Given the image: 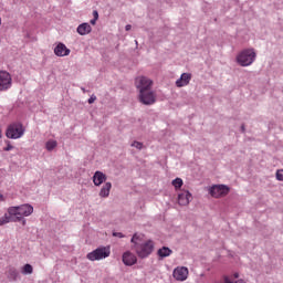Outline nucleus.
Instances as JSON below:
<instances>
[{
  "label": "nucleus",
  "mask_w": 283,
  "mask_h": 283,
  "mask_svg": "<svg viewBox=\"0 0 283 283\" xmlns=\"http://www.w3.org/2000/svg\"><path fill=\"white\" fill-rule=\"evenodd\" d=\"M130 242L133 243L132 249L135 251L136 255L140 258V260H145L149 258L151 253H154V242L151 240L143 242L142 234H133Z\"/></svg>",
  "instance_id": "nucleus-1"
},
{
  "label": "nucleus",
  "mask_w": 283,
  "mask_h": 283,
  "mask_svg": "<svg viewBox=\"0 0 283 283\" xmlns=\"http://www.w3.org/2000/svg\"><path fill=\"white\" fill-rule=\"evenodd\" d=\"M256 56L258 54L254 49H244L237 55V63L241 65V67H249V65L255 63Z\"/></svg>",
  "instance_id": "nucleus-2"
},
{
  "label": "nucleus",
  "mask_w": 283,
  "mask_h": 283,
  "mask_svg": "<svg viewBox=\"0 0 283 283\" xmlns=\"http://www.w3.org/2000/svg\"><path fill=\"white\" fill-rule=\"evenodd\" d=\"M9 216H14L15 218H28L34 213V207L30 203H24L17 207H10L8 209Z\"/></svg>",
  "instance_id": "nucleus-3"
},
{
  "label": "nucleus",
  "mask_w": 283,
  "mask_h": 283,
  "mask_svg": "<svg viewBox=\"0 0 283 283\" xmlns=\"http://www.w3.org/2000/svg\"><path fill=\"white\" fill-rule=\"evenodd\" d=\"M23 134H25V128L23 127V124H21V122L10 124L6 130L7 138H10L11 140H17L21 138Z\"/></svg>",
  "instance_id": "nucleus-4"
},
{
  "label": "nucleus",
  "mask_w": 283,
  "mask_h": 283,
  "mask_svg": "<svg viewBox=\"0 0 283 283\" xmlns=\"http://www.w3.org/2000/svg\"><path fill=\"white\" fill-rule=\"evenodd\" d=\"M111 254H112V250L109 247H98L97 249L87 253L86 258L91 262H96V261H101V260H105L106 258H109Z\"/></svg>",
  "instance_id": "nucleus-5"
},
{
  "label": "nucleus",
  "mask_w": 283,
  "mask_h": 283,
  "mask_svg": "<svg viewBox=\"0 0 283 283\" xmlns=\"http://www.w3.org/2000/svg\"><path fill=\"white\" fill-rule=\"evenodd\" d=\"M229 191L231 188L227 185H213L209 188V193L212 198H224V196H229Z\"/></svg>",
  "instance_id": "nucleus-6"
},
{
  "label": "nucleus",
  "mask_w": 283,
  "mask_h": 283,
  "mask_svg": "<svg viewBox=\"0 0 283 283\" xmlns=\"http://www.w3.org/2000/svg\"><path fill=\"white\" fill-rule=\"evenodd\" d=\"M139 103L143 105H154V103H156V93H154L151 88L142 91L139 93Z\"/></svg>",
  "instance_id": "nucleus-7"
},
{
  "label": "nucleus",
  "mask_w": 283,
  "mask_h": 283,
  "mask_svg": "<svg viewBox=\"0 0 283 283\" xmlns=\"http://www.w3.org/2000/svg\"><path fill=\"white\" fill-rule=\"evenodd\" d=\"M12 87V75L7 71H0V92H8Z\"/></svg>",
  "instance_id": "nucleus-8"
},
{
  "label": "nucleus",
  "mask_w": 283,
  "mask_h": 283,
  "mask_svg": "<svg viewBox=\"0 0 283 283\" xmlns=\"http://www.w3.org/2000/svg\"><path fill=\"white\" fill-rule=\"evenodd\" d=\"M153 81L145 76H139L135 78V86L137 87L138 92H145L147 90H151Z\"/></svg>",
  "instance_id": "nucleus-9"
},
{
  "label": "nucleus",
  "mask_w": 283,
  "mask_h": 283,
  "mask_svg": "<svg viewBox=\"0 0 283 283\" xmlns=\"http://www.w3.org/2000/svg\"><path fill=\"white\" fill-rule=\"evenodd\" d=\"M172 276L177 282H185L189 277V269L187 266H177L172 272Z\"/></svg>",
  "instance_id": "nucleus-10"
},
{
  "label": "nucleus",
  "mask_w": 283,
  "mask_h": 283,
  "mask_svg": "<svg viewBox=\"0 0 283 283\" xmlns=\"http://www.w3.org/2000/svg\"><path fill=\"white\" fill-rule=\"evenodd\" d=\"M9 222H22V227H25V218L23 217H15L12 214L6 213L2 218H0V227L8 224Z\"/></svg>",
  "instance_id": "nucleus-11"
},
{
  "label": "nucleus",
  "mask_w": 283,
  "mask_h": 283,
  "mask_svg": "<svg viewBox=\"0 0 283 283\" xmlns=\"http://www.w3.org/2000/svg\"><path fill=\"white\" fill-rule=\"evenodd\" d=\"M122 260H123L125 266H134V264H136V262H138V258H136L135 254L129 251L124 252Z\"/></svg>",
  "instance_id": "nucleus-12"
},
{
  "label": "nucleus",
  "mask_w": 283,
  "mask_h": 283,
  "mask_svg": "<svg viewBox=\"0 0 283 283\" xmlns=\"http://www.w3.org/2000/svg\"><path fill=\"white\" fill-rule=\"evenodd\" d=\"M191 192H189L188 190L182 191L181 193L178 195V205H180V207H187V205L191 202Z\"/></svg>",
  "instance_id": "nucleus-13"
},
{
  "label": "nucleus",
  "mask_w": 283,
  "mask_h": 283,
  "mask_svg": "<svg viewBox=\"0 0 283 283\" xmlns=\"http://www.w3.org/2000/svg\"><path fill=\"white\" fill-rule=\"evenodd\" d=\"M105 180H107V175H105L103 171L96 170L94 172L93 184L95 185V187H101V185H103V182H105Z\"/></svg>",
  "instance_id": "nucleus-14"
},
{
  "label": "nucleus",
  "mask_w": 283,
  "mask_h": 283,
  "mask_svg": "<svg viewBox=\"0 0 283 283\" xmlns=\"http://www.w3.org/2000/svg\"><path fill=\"white\" fill-rule=\"evenodd\" d=\"M70 49L67 46L60 42L55 48H54V54L55 56H70Z\"/></svg>",
  "instance_id": "nucleus-15"
},
{
  "label": "nucleus",
  "mask_w": 283,
  "mask_h": 283,
  "mask_svg": "<svg viewBox=\"0 0 283 283\" xmlns=\"http://www.w3.org/2000/svg\"><path fill=\"white\" fill-rule=\"evenodd\" d=\"M191 82V73H182L180 75V78L176 81L177 87H187L189 83Z\"/></svg>",
  "instance_id": "nucleus-16"
},
{
  "label": "nucleus",
  "mask_w": 283,
  "mask_h": 283,
  "mask_svg": "<svg viewBox=\"0 0 283 283\" xmlns=\"http://www.w3.org/2000/svg\"><path fill=\"white\" fill-rule=\"evenodd\" d=\"M7 277L10 282H17V280L21 279V274L19 273V270H17V268H9L7 272Z\"/></svg>",
  "instance_id": "nucleus-17"
},
{
  "label": "nucleus",
  "mask_w": 283,
  "mask_h": 283,
  "mask_svg": "<svg viewBox=\"0 0 283 283\" xmlns=\"http://www.w3.org/2000/svg\"><path fill=\"white\" fill-rule=\"evenodd\" d=\"M76 31L81 36H85V34H90V32H92V25H90L87 22H84L77 27Z\"/></svg>",
  "instance_id": "nucleus-18"
},
{
  "label": "nucleus",
  "mask_w": 283,
  "mask_h": 283,
  "mask_svg": "<svg viewBox=\"0 0 283 283\" xmlns=\"http://www.w3.org/2000/svg\"><path fill=\"white\" fill-rule=\"evenodd\" d=\"M109 191H112V182L107 181L99 190V198H109Z\"/></svg>",
  "instance_id": "nucleus-19"
},
{
  "label": "nucleus",
  "mask_w": 283,
  "mask_h": 283,
  "mask_svg": "<svg viewBox=\"0 0 283 283\" xmlns=\"http://www.w3.org/2000/svg\"><path fill=\"white\" fill-rule=\"evenodd\" d=\"M174 253V250L169 247H163L157 251V255L160 258V260H165V258H169Z\"/></svg>",
  "instance_id": "nucleus-20"
},
{
  "label": "nucleus",
  "mask_w": 283,
  "mask_h": 283,
  "mask_svg": "<svg viewBox=\"0 0 283 283\" xmlns=\"http://www.w3.org/2000/svg\"><path fill=\"white\" fill-rule=\"evenodd\" d=\"M21 273L22 275H32V273H34V268H32V264L27 263L22 266Z\"/></svg>",
  "instance_id": "nucleus-21"
},
{
  "label": "nucleus",
  "mask_w": 283,
  "mask_h": 283,
  "mask_svg": "<svg viewBox=\"0 0 283 283\" xmlns=\"http://www.w3.org/2000/svg\"><path fill=\"white\" fill-rule=\"evenodd\" d=\"M171 185L172 187H175V189H180L182 185H185V182L182 181L181 178L177 177L176 179L172 180Z\"/></svg>",
  "instance_id": "nucleus-22"
},
{
  "label": "nucleus",
  "mask_w": 283,
  "mask_h": 283,
  "mask_svg": "<svg viewBox=\"0 0 283 283\" xmlns=\"http://www.w3.org/2000/svg\"><path fill=\"white\" fill-rule=\"evenodd\" d=\"M56 145H57L56 140L46 142V144H45L46 150L48 151H53L54 148L56 147Z\"/></svg>",
  "instance_id": "nucleus-23"
},
{
  "label": "nucleus",
  "mask_w": 283,
  "mask_h": 283,
  "mask_svg": "<svg viewBox=\"0 0 283 283\" xmlns=\"http://www.w3.org/2000/svg\"><path fill=\"white\" fill-rule=\"evenodd\" d=\"M6 145L7 147L3 148V151H12V149H14V146L10 144V140H6Z\"/></svg>",
  "instance_id": "nucleus-24"
},
{
  "label": "nucleus",
  "mask_w": 283,
  "mask_h": 283,
  "mask_svg": "<svg viewBox=\"0 0 283 283\" xmlns=\"http://www.w3.org/2000/svg\"><path fill=\"white\" fill-rule=\"evenodd\" d=\"M132 147H135L136 149H143L144 145L140 142H134Z\"/></svg>",
  "instance_id": "nucleus-25"
},
{
  "label": "nucleus",
  "mask_w": 283,
  "mask_h": 283,
  "mask_svg": "<svg viewBox=\"0 0 283 283\" xmlns=\"http://www.w3.org/2000/svg\"><path fill=\"white\" fill-rule=\"evenodd\" d=\"M276 180L283 182V169L276 171Z\"/></svg>",
  "instance_id": "nucleus-26"
},
{
  "label": "nucleus",
  "mask_w": 283,
  "mask_h": 283,
  "mask_svg": "<svg viewBox=\"0 0 283 283\" xmlns=\"http://www.w3.org/2000/svg\"><path fill=\"white\" fill-rule=\"evenodd\" d=\"M113 237L114 238H125V234H123L122 232H113Z\"/></svg>",
  "instance_id": "nucleus-27"
},
{
  "label": "nucleus",
  "mask_w": 283,
  "mask_h": 283,
  "mask_svg": "<svg viewBox=\"0 0 283 283\" xmlns=\"http://www.w3.org/2000/svg\"><path fill=\"white\" fill-rule=\"evenodd\" d=\"M94 101H96V95H92V96L88 98V105H92V103H94Z\"/></svg>",
  "instance_id": "nucleus-28"
},
{
  "label": "nucleus",
  "mask_w": 283,
  "mask_h": 283,
  "mask_svg": "<svg viewBox=\"0 0 283 283\" xmlns=\"http://www.w3.org/2000/svg\"><path fill=\"white\" fill-rule=\"evenodd\" d=\"M93 19L98 20V11H93Z\"/></svg>",
  "instance_id": "nucleus-29"
},
{
  "label": "nucleus",
  "mask_w": 283,
  "mask_h": 283,
  "mask_svg": "<svg viewBox=\"0 0 283 283\" xmlns=\"http://www.w3.org/2000/svg\"><path fill=\"white\" fill-rule=\"evenodd\" d=\"M224 283H233V281H231V279H229V276H223Z\"/></svg>",
  "instance_id": "nucleus-30"
},
{
  "label": "nucleus",
  "mask_w": 283,
  "mask_h": 283,
  "mask_svg": "<svg viewBox=\"0 0 283 283\" xmlns=\"http://www.w3.org/2000/svg\"><path fill=\"white\" fill-rule=\"evenodd\" d=\"M96 21H98V20H96L95 18H93V19L90 21L91 25H96Z\"/></svg>",
  "instance_id": "nucleus-31"
},
{
  "label": "nucleus",
  "mask_w": 283,
  "mask_h": 283,
  "mask_svg": "<svg viewBox=\"0 0 283 283\" xmlns=\"http://www.w3.org/2000/svg\"><path fill=\"white\" fill-rule=\"evenodd\" d=\"M125 30H126V32H129V30H132V25H130V24H127V25L125 27Z\"/></svg>",
  "instance_id": "nucleus-32"
},
{
  "label": "nucleus",
  "mask_w": 283,
  "mask_h": 283,
  "mask_svg": "<svg viewBox=\"0 0 283 283\" xmlns=\"http://www.w3.org/2000/svg\"><path fill=\"white\" fill-rule=\"evenodd\" d=\"M241 132H242V134H244V132H247V128H244V124L241 125Z\"/></svg>",
  "instance_id": "nucleus-33"
},
{
  "label": "nucleus",
  "mask_w": 283,
  "mask_h": 283,
  "mask_svg": "<svg viewBox=\"0 0 283 283\" xmlns=\"http://www.w3.org/2000/svg\"><path fill=\"white\" fill-rule=\"evenodd\" d=\"M232 283H247V282H244V280L240 279V280H238L235 282H232Z\"/></svg>",
  "instance_id": "nucleus-34"
},
{
  "label": "nucleus",
  "mask_w": 283,
  "mask_h": 283,
  "mask_svg": "<svg viewBox=\"0 0 283 283\" xmlns=\"http://www.w3.org/2000/svg\"><path fill=\"white\" fill-rule=\"evenodd\" d=\"M233 277H235V280H238V277H240V274H239L238 272H235V273L233 274Z\"/></svg>",
  "instance_id": "nucleus-35"
},
{
  "label": "nucleus",
  "mask_w": 283,
  "mask_h": 283,
  "mask_svg": "<svg viewBox=\"0 0 283 283\" xmlns=\"http://www.w3.org/2000/svg\"><path fill=\"white\" fill-rule=\"evenodd\" d=\"M81 90H82V92L85 94V92H86V91H85V87H81Z\"/></svg>",
  "instance_id": "nucleus-36"
},
{
  "label": "nucleus",
  "mask_w": 283,
  "mask_h": 283,
  "mask_svg": "<svg viewBox=\"0 0 283 283\" xmlns=\"http://www.w3.org/2000/svg\"><path fill=\"white\" fill-rule=\"evenodd\" d=\"M0 25H1V17H0Z\"/></svg>",
  "instance_id": "nucleus-37"
}]
</instances>
